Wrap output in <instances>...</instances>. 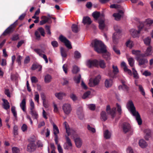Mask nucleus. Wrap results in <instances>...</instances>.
I'll use <instances>...</instances> for the list:
<instances>
[{
    "instance_id": "1",
    "label": "nucleus",
    "mask_w": 153,
    "mask_h": 153,
    "mask_svg": "<svg viewBox=\"0 0 153 153\" xmlns=\"http://www.w3.org/2000/svg\"><path fill=\"white\" fill-rule=\"evenodd\" d=\"M127 108L129 110L133 115L136 117L138 124L139 125L142 124V120L141 118L140 115L139 113L136 111V108L133 102L131 100H130L127 104Z\"/></svg>"
},
{
    "instance_id": "2",
    "label": "nucleus",
    "mask_w": 153,
    "mask_h": 153,
    "mask_svg": "<svg viewBox=\"0 0 153 153\" xmlns=\"http://www.w3.org/2000/svg\"><path fill=\"white\" fill-rule=\"evenodd\" d=\"M91 44L94 50L98 53H105L106 51L105 46L100 41L94 40L92 42Z\"/></svg>"
},
{
    "instance_id": "3",
    "label": "nucleus",
    "mask_w": 153,
    "mask_h": 153,
    "mask_svg": "<svg viewBox=\"0 0 153 153\" xmlns=\"http://www.w3.org/2000/svg\"><path fill=\"white\" fill-rule=\"evenodd\" d=\"M66 130V133L68 135H65V139L66 142L64 143L63 147L65 149H68L70 147L72 146V144L71 143L70 139L68 137V136L70 134V128L68 123L65 121L63 124Z\"/></svg>"
},
{
    "instance_id": "4",
    "label": "nucleus",
    "mask_w": 153,
    "mask_h": 153,
    "mask_svg": "<svg viewBox=\"0 0 153 153\" xmlns=\"http://www.w3.org/2000/svg\"><path fill=\"white\" fill-rule=\"evenodd\" d=\"M114 28L116 32L114 33L113 35V41L114 44H116L118 43V38H119V37H118V36L119 35L121 31L118 27V26L117 25H115L114 26Z\"/></svg>"
},
{
    "instance_id": "5",
    "label": "nucleus",
    "mask_w": 153,
    "mask_h": 153,
    "mask_svg": "<svg viewBox=\"0 0 153 153\" xmlns=\"http://www.w3.org/2000/svg\"><path fill=\"white\" fill-rule=\"evenodd\" d=\"M101 78V76L100 75H98L94 79H90L88 83L89 86L90 87H93L97 85L100 82Z\"/></svg>"
},
{
    "instance_id": "6",
    "label": "nucleus",
    "mask_w": 153,
    "mask_h": 153,
    "mask_svg": "<svg viewBox=\"0 0 153 153\" xmlns=\"http://www.w3.org/2000/svg\"><path fill=\"white\" fill-rule=\"evenodd\" d=\"M16 21L9 26L3 33L2 35L5 36L12 33L16 25Z\"/></svg>"
},
{
    "instance_id": "7",
    "label": "nucleus",
    "mask_w": 153,
    "mask_h": 153,
    "mask_svg": "<svg viewBox=\"0 0 153 153\" xmlns=\"http://www.w3.org/2000/svg\"><path fill=\"white\" fill-rule=\"evenodd\" d=\"M59 39L62 42L65 44V46L68 49H71L72 48L70 42L65 37L61 35L59 36Z\"/></svg>"
},
{
    "instance_id": "8",
    "label": "nucleus",
    "mask_w": 153,
    "mask_h": 153,
    "mask_svg": "<svg viewBox=\"0 0 153 153\" xmlns=\"http://www.w3.org/2000/svg\"><path fill=\"white\" fill-rule=\"evenodd\" d=\"M122 128L123 132L126 133L128 132L132 133L133 130L131 127L130 124L127 123H124L122 126Z\"/></svg>"
},
{
    "instance_id": "9",
    "label": "nucleus",
    "mask_w": 153,
    "mask_h": 153,
    "mask_svg": "<svg viewBox=\"0 0 153 153\" xmlns=\"http://www.w3.org/2000/svg\"><path fill=\"white\" fill-rule=\"evenodd\" d=\"M53 130L54 135V140L56 144H57L58 137L57 134L59 133V130L57 126L55 124L53 125Z\"/></svg>"
},
{
    "instance_id": "10",
    "label": "nucleus",
    "mask_w": 153,
    "mask_h": 153,
    "mask_svg": "<svg viewBox=\"0 0 153 153\" xmlns=\"http://www.w3.org/2000/svg\"><path fill=\"white\" fill-rule=\"evenodd\" d=\"M106 110L107 113L111 115L112 118H113L115 116L116 108L114 107L112 109H111L110 106L108 105L107 106Z\"/></svg>"
},
{
    "instance_id": "11",
    "label": "nucleus",
    "mask_w": 153,
    "mask_h": 153,
    "mask_svg": "<svg viewBox=\"0 0 153 153\" xmlns=\"http://www.w3.org/2000/svg\"><path fill=\"white\" fill-rule=\"evenodd\" d=\"M62 109L65 113L66 114H69L72 110L71 105L68 103L64 104L62 106Z\"/></svg>"
},
{
    "instance_id": "12",
    "label": "nucleus",
    "mask_w": 153,
    "mask_h": 153,
    "mask_svg": "<svg viewBox=\"0 0 153 153\" xmlns=\"http://www.w3.org/2000/svg\"><path fill=\"white\" fill-rule=\"evenodd\" d=\"M36 146L33 142H31L27 146V151L29 152L34 151L36 149Z\"/></svg>"
},
{
    "instance_id": "13",
    "label": "nucleus",
    "mask_w": 153,
    "mask_h": 153,
    "mask_svg": "<svg viewBox=\"0 0 153 153\" xmlns=\"http://www.w3.org/2000/svg\"><path fill=\"white\" fill-rule=\"evenodd\" d=\"M97 62V59L89 60L87 62V65L89 68H91L93 66L97 67L96 63Z\"/></svg>"
},
{
    "instance_id": "14",
    "label": "nucleus",
    "mask_w": 153,
    "mask_h": 153,
    "mask_svg": "<svg viewBox=\"0 0 153 153\" xmlns=\"http://www.w3.org/2000/svg\"><path fill=\"white\" fill-rule=\"evenodd\" d=\"M97 62L96 63L97 67H98L99 66L102 68H104L106 67V64L104 61L103 60L100 59L97 60Z\"/></svg>"
},
{
    "instance_id": "15",
    "label": "nucleus",
    "mask_w": 153,
    "mask_h": 153,
    "mask_svg": "<svg viewBox=\"0 0 153 153\" xmlns=\"http://www.w3.org/2000/svg\"><path fill=\"white\" fill-rule=\"evenodd\" d=\"M34 51L36 53L38 54L41 57H42V55L43 56L42 57L44 59H46L47 57L46 56L45 54H42V53H44V52L41 49L39 48L34 49Z\"/></svg>"
},
{
    "instance_id": "16",
    "label": "nucleus",
    "mask_w": 153,
    "mask_h": 153,
    "mask_svg": "<svg viewBox=\"0 0 153 153\" xmlns=\"http://www.w3.org/2000/svg\"><path fill=\"white\" fill-rule=\"evenodd\" d=\"M140 31V30H137L134 29H131L130 30L131 35L134 38L139 37Z\"/></svg>"
},
{
    "instance_id": "17",
    "label": "nucleus",
    "mask_w": 153,
    "mask_h": 153,
    "mask_svg": "<svg viewBox=\"0 0 153 153\" xmlns=\"http://www.w3.org/2000/svg\"><path fill=\"white\" fill-rule=\"evenodd\" d=\"M136 59L139 63V65L141 66L144 65L145 63H147L148 62V60L146 58H136Z\"/></svg>"
},
{
    "instance_id": "18",
    "label": "nucleus",
    "mask_w": 153,
    "mask_h": 153,
    "mask_svg": "<svg viewBox=\"0 0 153 153\" xmlns=\"http://www.w3.org/2000/svg\"><path fill=\"white\" fill-rule=\"evenodd\" d=\"M75 142L76 146L78 148H80L82 144V141L79 137H77L74 139Z\"/></svg>"
},
{
    "instance_id": "19",
    "label": "nucleus",
    "mask_w": 153,
    "mask_h": 153,
    "mask_svg": "<svg viewBox=\"0 0 153 153\" xmlns=\"http://www.w3.org/2000/svg\"><path fill=\"white\" fill-rule=\"evenodd\" d=\"M20 107L23 110V111L25 112L26 111V102L25 99L24 98L20 104Z\"/></svg>"
},
{
    "instance_id": "20",
    "label": "nucleus",
    "mask_w": 153,
    "mask_h": 153,
    "mask_svg": "<svg viewBox=\"0 0 153 153\" xmlns=\"http://www.w3.org/2000/svg\"><path fill=\"white\" fill-rule=\"evenodd\" d=\"M42 65L38 64H33L31 67V69L32 70H35L36 69H39V71H40L42 69Z\"/></svg>"
},
{
    "instance_id": "21",
    "label": "nucleus",
    "mask_w": 153,
    "mask_h": 153,
    "mask_svg": "<svg viewBox=\"0 0 153 153\" xmlns=\"http://www.w3.org/2000/svg\"><path fill=\"white\" fill-rule=\"evenodd\" d=\"M29 113L30 114L33 119H37L38 118V114L37 111L34 109L30 110Z\"/></svg>"
},
{
    "instance_id": "22",
    "label": "nucleus",
    "mask_w": 153,
    "mask_h": 153,
    "mask_svg": "<svg viewBox=\"0 0 153 153\" xmlns=\"http://www.w3.org/2000/svg\"><path fill=\"white\" fill-rule=\"evenodd\" d=\"M92 22V21L90 17L88 16L83 17L82 20V23L84 24H87L90 25Z\"/></svg>"
},
{
    "instance_id": "23",
    "label": "nucleus",
    "mask_w": 153,
    "mask_h": 153,
    "mask_svg": "<svg viewBox=\"0 0 153 153\" xmlns=\"http://www.w3.org/2000/svg\"><path fill=\"white\" fill-rule=\"evenodd\" d=\"M41 18L42 20L40 22V25H42L46 23L50 19L49 18L45 16H42Z\"/></svg>"
},
{
    "instance_id": "24",
    "label": "nucleus",
    "mask_w": 153,
    "mask_h": 153,
    "mask_svg": "<svg viewBox=\"0 0 153 153\" xmlns=\"http://www.w3.org/2000/svg\"><path fill=\"white\" fill-rule=\"evenodd\" d=\"M98 22L99 24V28L101 30H103L105 26V20L103 19H99Z\"/></svg>"
},
{
    "instance_id": "25",
    "label": "nucleus",
    "mask_w": 153,
    "mask_h": 153,
    "mask_svg": "<svg viewBox=\"0 0 153 153\" xmlns=\"http://www.w3.org/2000/svg\"><path fill=\"white\" fill-rule=\"evenodd\" d=\"M2 101L4 102L3 106L4 108L6 110H7L9 109L10 108V105H9V103L7 100L4 99H3Z\"/></svg>"
},
{
    "instance_id": "26",
    "label": "nucleus",
    "mask_w": 153,
    "mask_h": 153,
    "mask_svg": "<svg viewBox=\"0 0 153 153\" xmlns=\"http://www.w3.org/2000/svg\"><path fill=\"white\" fill-rule=\"evenodd\" d=\"M66 94L64 92H60L59 93H56L55 94L56 97L59 100H62V99L63 96H66Z\"/></svg>"
},
{
    "instance_id": "27",
    "label": "nucleus",
    "mask_w": 153,
    "mask_h": 153,
    "mask_svg": "<svg viewBox=\"0 0 153 153\" xmlns=\"http://www.w3.org/2000/svg\"><path fill=\"white\" fill-rule=\"evenodd\" d=\"M113 72L114 74L111 76L113 78H114L116 77V75L119 72L117 66H114L113 65H112Z\"/></svg>"
},
{
    "instance_id": "28",
    "label": "nucleus",
    "mask_w": 153,
    "mask_h": 153,
    "mask_svg": "<svg viewBox=\"0 0 153 153\" xmlns=\"http://www.w3.org/2000/svg\"><path fill=\"white\" fill-rule=\"evenodd\" d=\"M144 132L146 134L144 136L146 140H148L151 136V131L150 130L146 129L144 131Z\"/></svg>"
},
{
    "instance_id": "29",
    "label": "nucleus",
    "mask_w": 153,
    "mask_h": 153,
    "mask_svg": "<svg viewBox=\"0 0 153 153\" xmlns=\"http://www.w3.org/2000/svg\"><path fill=\"white\" fill-rule=\"evenodd\" d=\"M112 80L111 79H106L105 81V85L106 88H109L112 85Z\"/></svg>"
},
{
    "instance_id": "30",
    "label": "nucleus",
    "mask_w": 153,
    "mask_h": 153,
    "mask_svg": "<svg viewBox=\"0 0 153 153\" xmlns=\"http://www.w3.org/2000/svg\"><path fill=\"white\" fill-rule=\"evenodd\" d=\"M52 79L51 76L49 74L46 75L44 77V81L46 83L50 82Z\"/></svg>"
},
{
    "instance_id": "31",
    "label": "nucleus",
    "mask_w": 153,
    "mask_h": 153,
    "mask_svg": "<svg viewBox=\"0 0 153 153\" xmlns=\"http://www.w3.org/2000/svg\"><path fill=\"white\" fill-rule=\"evenodd\" d=\"M151 41V38L150 37H147L144 39L143 41L144 43L146 45L148 46H151L150 43Z\"/></svg>"
},
{
    "instance_id": "32",
    "label": "nucleus",
    "mask_w": 153,
    "mask_h": 153,
    "mask_svg": "<svg viewBox=\"0 0 153 153\" xmlns=\"http://www.w3.org/2000/svg\"><path fill=\"white\" fill-rule=\"evenodd\" d=\"M139 143L140 146L142 148H144L147 145L146 142L143 139L140 140Z\"/></svg>"
},
{
    "instance_id": "33",
    "label": "nucleus",
    "mask_w": 153,
    "mask_h": 153,
    "mask_svg": "<svg viewBox=\"0 0 153 153\" xmlns=\"http://www.w3.org/2000/svg\"><path fill=\"white\" fill-rule=\"evenodd\" d=\"M101 119L104 121L107 119V117L106 113L105 111H102L100 114Z\"/></svg>"
},
{
    "instance_id": "34",
    "label": "nucleus",
    "mask_w": 153,
    "mask_h": 153,
    "mask_svg": "<svg viewBox=\"0 0 153 153\" xmlns=\"http://www.w3.org/2000/svg\"><path fill=\"white\" fill-rule=\"evenodd\" d=\"M152 47L151 46H149L147 48L145 52L146 54V56H148L151 55L152 54Z\"/></svg>"
},
{
    "instance_id": "35",
    "label": "nucleus",
    "mask_w": 153,
    "mask_h": 153,
    "mask_svg": "<svg viewBox=\"0 0 153 153\" xmlns=\"http://www.w3.org/2000/svg\"><path fill=\"white\" fill-rule=\"evenodd\" d=\"M102 55L103 57L106 60H109L110 59V54L107 52V51L105 53H103Z\"/></svg>"
},
{
    "instance_id": "36",
    "label": "nucleus",
    "mask_w": 153,
    "mask_h": 153,
    "mask_svg": "<svg viewBox=\"0 0 153 153\" xmlns=\"http://www.w3.org/2000/svg\"><path fill=\"white\" fill-rule=\"evenodd\" d=\"M92 16L95 19L97 20L100 16V12L98 11L94 12L92 14Z\"/></svg>"
},
{
    "instance_id": "37",
    "label": "nucleus",
    "mask_w": 153,
    "mask_h": 153,
    "mask_svg": "<svg viewBox=\"0 0 153 153\" xmlns=\"http://www.w3.org/2000/svg\"><path fill=\"white\" fill-rule=\"evenodd\" d=\"M144 24L146 27L150 26L153 23V20L149 19H147L144 22Z\"/></svg>"
},
{
    "instance_id": "38",
    "label": "nucleus",
    "mask_w": 153,
    "mask_h": 153,
    "mask_svg": "<svg viewBox=\"0 0 153 153\" xmlns=\"http://www.w3.org/2000/svg\"><path fill=\"white\" fill-rule=\"evenodd\" d=\"M60 52L62 57L65 58L67 57V55L66 51L64 48L61 47L60 48Z\"/></svg>"
},
{
    "instance_id": "39",
    "label": "nucleus",
    "mask_w": 153,
    "mask_h": 153,
    "mask_svg": "<svg viewBox=\"0 0 153 153\" xmlns=\"http://www.w3.org/2000/svg\"><path fill=\"white\" fill-rule=\"evenodd\" d=\"M119 89H122L124 91H126L127 92H128L129 89L128 87L126 85H119Z\"/></svg>"
},
{
    "instance_id": "40",
    "label": "nucleus",
    "mask_w": 153,
    "mask_h": 153,
    "mask_svg": "<svg viewBox=\"0 0 153 153\" xmlns=\"http://www.w3.org/2000/svg\"><path fill=\"white\" fill-rule=\"evenodd\" d=\"M71 28L72 31L74 33H77L79 31L78 26L76 24H73L71 26Z\"/></svg>"
},
{
    "instance_id": "41",
    "label": "nucleus",
    "mask_w": 153,
    "mask_h": 153,
    "mask_svg": "<svg viewBox=\"0 0 153 153\" xmlns=\"http://www.w3.org/2000/svg\"><path fill=\"white\" fill-rule=\"evenodd\" d=\"M81 79V75L80 74H79L78 75H76L74 77V80L76 83L79 84L80 82Z\"/></svg>"
},
{
    "instance_id": "42",
    "label": "nucleus",
    "mask_w": 153,
    "mask_h": 153,
    "mask_svg": "<svg viewBox=\"0 0 153 153\" xmlns=\"http://www.w3.org/2000/svg\"><path fill=\"white\" fill-rule=\"evenodd\" d=\"M133 42L132 41L129 40L126 42V45L127 47L131 48L133 46Z\"/></svg>"
},
{
    "instance_id": "43",
    "label": "nucleus",
    "mask_w": 153,
    "mask_h": 153,
    "mask_svg": "<svg viewBox=\"0 0 153 153\" xmlns=\"http://www.w3.org/2000/svg\"><path fill=\"white\" fill-rule=\"evenodd\" d=\"M11 111L12 113L13 114L14 117L16 119L17 118V114L16 111L15 110V107L14 106H13L11 108Z\"/></svg>"
},
{
    "instance_id": "44",
    "label": "nucleus",
    "mask_w": 153,
    "mask_h": 153,
    "mask_svg": "<svg viewBox=\"0 0 153 153\" xmlns=\"http://www.w3.org/2000/svg\"><path fill=\"white\" fill-rule=\"evenodd\" d=\"M74 57L75 59H78L81 57L80 53L78 51H75L74 53Z\"/></svg>"
},
{
    "instance_id": "45",
    "label": "nucleus",
    "mask_w": 153,
    "mask_h": 153,
    "mask_svg": "<svg viewBox=\"0 0 153 153\" xmlns=\"http://www.w3.org/2000/svg\"><path fill=\"white\" fill-rule=\"evenodd\" d=\"M128 64L131 67H133L134 65V60L132 58H129L128 59Z\"/></svg>"
},
{
    "instance_id": "46",
    "label": "nucleus",
    "mask_w": 153,
    "mask_h": 153,
    "mask_svg": "<svg viewBox=\"0 0 153 153\" xmlns=\"http://www.w3.org/2000/svg\"><path fill=\"white\" fill-rule=\"evenodd\" d=\"M105 138L106 139H109L110 137V135L108 130L105 131L104 133Z\"/></svg>"
},
{
    "instance_id": "47",
    "label": "nucleus",
    "mask_w": 153,
    "mask_h": 153,
    "mask_svg": "<svg viewBox=\"0 0 153 153\" xmlns=\"http://www.w3.org/2000/svg\"><path fill=\"white\" fill-rule=\"evenodd\" d=\"M138 87L139 91L141 92V94L142 95L144 96L145 94V93L142 85H138Z\"/></svg>"
},
{
    "instance_id": "48",
    "label": "nucleus",
    "mask_w": 153,
    "mask_h": 153,
    "mask_svg": "<svg viewBox=\"0 0 153 153\" xmlns=\"http://www.w3.org/2000/svg\"><path fill=\"white\" fill-rule=\"evenodd\" d=\"M146 26L144 24V22H139V25L138 26V28L139 30H140L141 31V30L143 28V27Z\"/></svg>"
},
{
    "instance_id": "49",
    "label": "nucleus",
    "mask_w": 153,
    "mask_h": 153,
    "mask_svg": "<svg viewBox=\"0 0 153 153\" xmlns=\"http://www.w3.org/2000/svg\"><path fill=\"white\" fill-rule=\"evenodd\" d=\"M70 97L73 101H75L77 100L78 98L76 95L73 93H71L70 94Z\"/></svg>"
},
{
    "instance_id": "50",
    "label": "nucleus",
    "mask_w": 153,
    "mask_h": 153,
    "mask_svg": "<svg viewBox=\"0 0 153 153\" xmlns=\"http://www.w3.org/2000/svg\"><path fill=\"white\" fill-rule=\"evenodd\" d=\"M38 30L42 36H45V33L44 30L43 28L42 27H39Z\"/></svg>"
},
{
    "instance_id": "51",
    "label": "nucleus",
    "mask_w": 153,
    "mask_h": 153,
    "mask_svg": "<svg viewBox=\"0 0 153 153\" xmlns=\"http://www.w3.org/2000/svg\"><path fill=\"white\" fill-rule=\"evenodd\" d=\"M113 16L114 17L116 20L120 19L121 17V15L119 13H115L113 14Z\"/></svg>"
},
{
    "instance_id": "52",
    "label": "nucleus",
    "mask_w": 153,
    "mask_h": 153,
    "mask_svg": "<svg viewBox=\"0 0 153 153\" xmlns=\"http://www.w3.org/2000/svg\"><path fill=\"white\" fill-rule=\"evenodd\" d=\"M79 71V68L76 66H74L73 67V69L72 70V72L74 74H76Z\"/></svg>"
},
{
    "instance_id": "53",
    "label": "nucleus",
    "mask_w": 153,
    "mask_h": 153,
    "mask_svg": "<svg viewBox=\"0 0 153 153\" xmlns=\"http://www.w3.org/2000/svg\"><path fill=\"white\" fill-rule=\"evenodd\" d=\"M87 128L89 131H91L93 133H94L96 131L95 128L91 127L89 125H88Z\"/></svg>"
},
{
    "instance_id": "54",
    "label": "nucleus",
    "mask_w": 153,
    "mask_h": 153,
    "mask_svg": "<svg viewBox=\"0 0 153 153\" xmlns=\"http://www.w3.org/2000/svg\"><path fill=\"white\" fill-rule=\"evenodd\" d=\"M132 71L134 77L136 79L139 78V77L138 75V74L137 73V71L134 68H132Z\"/></svg>"
},
{
    "instance_id": "55",
    "label": "nucleus",
    "mask_w": 153,
    "mask_h": 153,
    "mask_svg": "<svg viewBox=\"0 0 153 153\" xmlns=\"http://www.w3.org/2000/svg\"><path fill=\"white\" fill-rule=\"evenodd\" d=\"M91 92L89 91H88L85 93L82 96V98L83 99H85L89 95H90Z\"/></svg>"
},
{
    "instance_id": "56",
    "label": "nucleus",
    "mask_w": 153,
    "mask_h": 153,
    "mask_svg": "<svg viewBox=\"0 0 153 153\" xmlns=\"http://www.w3.org/2000/svg\"><path fill=\"white\" fill-rule=\"evenodd\" d=\"M31 80L32 83H36L38 82L37 78L35 76H33L31 77Z\"/></svg>"
},
{
    "instance_id": "57",
    "label": "nucleus",
    "mask_w": 153,
    "mask_h": 153,
    "mask_svg": "<svg viewBox=\"0 0 153 153\" xmlns=\"http://www.w3.org/2000/svg\"><path fill=\"white\" fill-rule=\"evenodd\" d=\"M19 39V36L18 34L13 35L11 38V40L13 41L17 40Z\"/></svg>"
},
{
    "instance_id": "58",
    "label": "nucleus",
    "mask_w": 153,
    "mask_h": 153,
    "mask_svg": "<svg viewBox=\"0 0 153 153\" xmlns=\"http://www.w3.org/2000/svg\"><path fill=\"white\" fill-rule=\"evenodd\" d=\"M45 28L46 30V32L47 33V34L51 35V32L50 30V26L48 25H46L45 26Z\"/></svg>"
},
{
    "instance_id": "59",
    "label": "nucleus",
    "mask_w": 153,
    "mask_h": 153,
    "mask_svg": "<svg viewBox=\"0 0 153 153\" xmlns=\"http://www.w3.org/2000/svg\"><path fill=\"white\" fill-rule=\"evenodd\" d=\"M13 133L15 135L18 134V127L16 126H14L13 128Z\"/></svg>"
},
{
    "instance_id": "60",
    "label": "nucleus",
    "mask_w": 153,
    "mask_h": 153,
    "mask_svg": "<svg viewBox=\"0 0 153 153\" xmlns=\"http://www.w3.org/2000/svg\"><path fill=\"white\" fill-rule=\"evenodd\" d=\"M116 106L117 108V111L119 114H121L122 113V109L120 105H119L118 103H116Z\"/></svg>"
},
{
    "instance_id": "61",
    "label": "nucleus",
    "mask_w": 153,
    "mask_h": 153,
    "mask_svg": "<svg viewBox=\"0 0 153 153\" xmlns=\"http://www.w3.org/2000/svg\"><path fill=\"white\" fill-rule=\"evenodd\" d=\"M88 107L90 110L91 111H94L95 109L96 106L94 104H91L88 105Z\"/></svg>"
},
{
    "instance_id": "62",
    "label": "nucleus",
    "mask_w": 153,
    "mask_h": 153,
    "mask_svg": "<svg viewBox=\"0 0 153 153\" xmlns=\"http://www.w3.org/2000/svg\"><path fill=\"white\" fill-rule=\"evenodd\" d=\"M13 153H19L20 152L19 149L16 147H13L12 148Z\"/></svg>"
},
{
    "instance_id": "63",
    "label": "nucleus",
    "mask_w": 153,
    "mask_h": 153,
    "mask_svg": "<svg viewBox=\"0 0 153 153\" xmlns=\"http://www.w3.org/2000/svg\"><path fill=\"white\" fill-rule=\"evenodd\" d=\"M30 110L34 109V104L32 100L31 99L30 101Z\"/></svg>"
},
{
    "instance_id": "64",
    "label": "nucleus",
    "mask_w": 153,
    "mask_h": 153,
    "mask_svg": "<svg viewBox=\"0 0 153 153\" xmlns=\"http://www.w3.org/2000/svg\"><path fill=\"white\" fill-rule=\"evenodd\" d=\"M140 51L139 50H133L132 51V53L137 56V57H139L140 54Z\"/></svg>"
}]
</instances>
